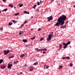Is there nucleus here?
Returning <instances> with one entry per match:
<instances>
[{"label": "nucleus", "instance_id": "obj_1", "mask_svg": "<svg viewBox=\"0 0 75 75\" xmlns=\"http://www.w3.org/2000/svg\"><path fill=\"white\" fill-rule=\"evenodd\" d=\"M67 20V17L66 16L63 15L61 16L57 20V22L55 25V26H61L62 25H64L65 22L64 21Z\"/></svg>", "mask_w": 75, "mask_h": 75}, {"label": "nucleus", "instance_id": "obj_2", "mask_svg": "<svg viewBox=\"0 0 75 75\" xmlns=\"http://www.w3.org/2000/svg\"><path fill=\"white\" fill-rule=\"evenodd\" d=\"M10 50H7V51L6 50H5L4 53L5 55H6V54H8L9 52H10Z\"/></svg>", "mask_w": 75, "mask_h": 75}, {"label": "nucleus", "instance_id": "obj_3", "mask_svg": "<svg viewBox=\"0 0 75 75\" xmlns=\"http://www.w3.org/2000/svg\"><path fill=\"white\" fill-rule=\"evenodd\" d=\"M47 19L48 20V21H50L51 20H52L53 19V18H52V16H50V17L47 18Z\"/></svg>", "mask_w": 75, "mask_h": 75}, {"label": "nucleus", "instance_id": "obj_4", "mask_svg": "<svg viewBox=\"0 0 75 75\" xmlns=\"http://www.w3.org/2000/svg\"><path fill=\"white\" fill-rule=\"evenodd\" d=\"M11 67H12V64H8V68L9 69H11Z\"/></svg>", "mask_w": 75, "mask_h": 75}, {"label": "nucleus", "instance_id": "obj_5", "mask_svg": "<svg viewBox=\"0 0 75 75\" xmlns=\"http://www.w3.org/2000/svg\"><path fill=\"white\" fill-rule=\"evenodd\" d=\"M67 27V26L66 25H62L60 27V28H65Z\"/></svg>", "mask_w": 75, "mask_h": 75}, {"label": "nucleus", "instance_id": "obj_6", "mask_svg": "<svg viewBox=\"0 0 75 75\" xmlns=\"http://www.w3.org/2000/svg\"><path fill=\"white\" fill-rule=\"evenodd\" d=\"M34 68V67H30V69H29V71H32L33 69Z\"/></svg>", "mask_w": 75, "mask_h": 75}, {"label": "nucleus", "instance_id": "obj_7", "mask_svg": "<svg viewBox=\"0 0 75 75\" xmlns=\"http://www.w3.org/2000/svg\"><path fill=\"white\" fill-rule=\"evenodd\" d=\"M5 68H6V66H2L1 67V68L2 69H4Z\"/></svg>", "mask_w": 75, "mask_h": 75}, {"label": "nucleus", "instance_id": "obj_8", "mask_svg": "<svg viewBox=\"0 0 75 75\" xmlns=\"http://www.w3.org/2000/svg\"><path fill=\"white\" fill-rule=\"evenodd\" d=\"M71 44V42L69 41L66 44V45L67 46L68 45H69V44Z\"/></svg>", "mask_w": 75, "mask_h": 75}, {"label": "nucleus", "instance_id": "obj_9", "mask_svg": "<svg viewBox=\"0 0 75 75\" xmlns=\"http://www.w3.org/2000/svg\"><path fill=\"white\" fill-rule=\"evenodd\" d=\"M22 41H23L24 42H27V40H23Z\"/></svg>", "mask_w": 75, "mask_h": 75}, {"label": "nucleus", "instance_id": "obj_10", "mask_svg": "<svg viewBox=\"0 0 75 75\" xmlns=\"http://www.w3.org/2000/svg\"><path fill=\"white\" fill-rule=\"evenodd\" d=\"M9 7H11V8H13V5H12V4H10L9 5Z\"/></svg>", "mask_w": 75, "mask_h": 75}, {"label": "nucleus", "instance_id": "obj_11", "mask_svg": "<svg viewBox=\"0 0 75 75\" xmlns=\"http://www.w3.org/2000/svg\"><path fill=\"white\" fill-rule=\"evenodd\" d=\"M38 62H36L33 64V65H38Z\"/></svg>", "mask_w": 75, "mask_h": 75}, {"label": "nucleus", "instance_id": "obj_12", "mask_svg": "<svg viewBox=\"0 0 75 75\" xmlns=\"http://www.w3.org/2000/svg\"><path fill=\"white\" fill-rule=\"evenodd\" d=\"M51 40V38H47V41H50V40Z\"/></svg>", "mask_w": 75, "mask_h": 75}, {"label": "nucleus", "instance_id": "obj_13", "mask_svg": "<svg viewBox=\"0 0 75 75\" xmlns=\"http://www.w3.org/2000/svg\"><path fill=\"white\" fill-rule=\"evenodd\" d=\"M42 51H47V49H41Z\"/></svg>", "mask_w": 75, "mask_h": 75}, {"label": "nucleus", "instance_id": "obj_14", "mask_svg": "<svg viewBox=\"0 0 75 75\" xmlns=\"http://www.w3.org/2000/svg\"><path fill=\"white\" fill-rule=\"evenodd\" d=\"M66 58L67 59H70V58L69 57H66Z\"/></svg>", "mask_w": 75, "mask_h": 75}, {"label": "nucleus", "instance_id": "obj_15", "mask_svg": "<svg viewBox=\"0 0 75 75\" xmlns=\"http://www.w3.org/2000/svg\"><path fill=\"white\" fill-rule=\"evenodd\" d=\"M22 33H23V32L20 31L19 33H18L19 35H21Z\"/></svg>", "mask_w": 75, "mask_h": 75}, {"label": "nucleus", "instance_id": "obj_16", "mask_svg": "<svg viewBox=\"0 0 75 75\" xmlns=\"http://www.w3.org/2000/svg\"><path fill=\"white\" fill-rule=\"evenodd\" d=\"M62 68V66L61 65L60 66L59 68V69H61Z\"/></svg>", "mask_w": 75, "mask_h": 75}, {"label": "nucleus", "instance_id": "obj_17", "mask_svg": "<svg viewBox=\"0 0 75 75\" xmlns=\"http://www.w3.org/2000/svg\"><path fill=\"white\" fill-rule=\"evenodd\" d=\"M12 22H13L14 23H17V21L14 20L12 21Z\"/></svg>", "mask_w": 75, "mask_h": 75}, {"label": "nucleus", "instance_id": "obj_18", "mask_svg": "<svg viewBox=\"0 0 75 75\" xmlns=\"http://www.w3.org/2000/svg\"><path fill=\"white\" fill-rule=\"evenodd\" d=\"M24 56V54H22L21 55L20 57L21 58H23Z\"/></svg>", "mask_w": 75, "mask_h": 75}, {"label": "nucleus", "instance_id": "obj_19", "mask_svg": "<svg viewBox=\"0 0 75 75\" xmlns=\"http://www.w3.org/2000/svg\"><path fill=\"white\" fill-rule=\"evenodd\" d=\"M3 60L2 59L0 60V64H1V63H2L3 62Z\"/></svg>", "mask_w": 75, "mask_h": 75}, {"label": "nucleus", "instance_id": "obj_20", "mask_svg": "<svg viewBox=\"0 0 75 75\" xmlns=\"http://www.w3.org/2000/svg\"><path fill=\"white\" fill-rule=\"evenodd\" d=\"M37 6V5H34V7H33V8H34V9H35V7H36Z\"/></svg>", "mask_w": 75, "mask_h": 75}, {"label": "nucleus", "instance_id": "obj_21", "mask_svg": "<svg viewBox=\"0 0 75 75\" xmlns=\"http://www.w3.org/2000/svg\"><path fill=\"white\" fill-rule=\"evenodd\" d=\"M42 51L41 49H38V50H37V51L38 52L39 51Z\"/></svg>", "mask_w": 75, "mask_h": 75}, {"label": "nucleus", "instance_id": "obj_22", "mask_svg": "<svg viewBox=\"0 0 75 75\" xmlns=\"http://www.w3.org/2000/svg\"><path fill=\"white\" fill-rule=\"evenodd\" d=\"M35 36H34L33 38H31V40H33L34 39H35Z\"/></svg>", "mask_w": 75, "mask_h": 75}, {"label": "nucleus", "instance_id": "obj_23", "mask_svg": "<svg viewBox=\"0 0 75 75\" xmlns=\"http://www.w3.org/2000/svg\"><path fill=\"white\" fill-rule=\"evenodd\" d=\"M14 57V56H12L10 57H9V59H10V58H12Z\"/></svg>", "mask_w": 75, "mask_h": 75}, {"label": "nucleus", "instance_id": "obj_24", "mask_svg": "<svg viewBox=\"0 0 75 75\" xmlns=\"http://www.w3.org/2000/svg\"><path fill=\"white\" fill-rule=\"evenodd\" d=\"M67 45H66L65 46H64L63 47V48H64L65 49V48H67Z\"/></svg>", "mask_w": 75, "mask_h": 75}, {"label": "nucleus", "instance_id": "obj_25", "mask_svg": "<svg viewBox=\"0 0 75 75\" xmlns=\"http://www.w3.org/2000/svg\"><path fill=\"white\" fill-rule=\"evenodd\" d=\"M48 37H49L48 38H51L52 37V36H51V35H50L49 36H48Z\"/></svg>", "mask_w": 75, "mask_h": 75}, {"label": "nucleus", "instance_id": "obj_26", "mask_svg": "<svg viewBox=\"0 0 75 75\" xmlns=\"http://www.w3.org/2000/svg\"><path fill=\"white\" fill-rule=\"evenodd\" d=\"M63 45L64 46H65V45H67V44H66V43H64L63 44Z\"/></svg>", "mask_w": 75, "mask_h": 75}, {"label": "nucleus", "instance_id": "obj_27", "mask_svg": "<svg viewBox=\"0 0 75 75\" xmlns=\"http://www.w3.org/2000/svg\"><path fill=\"white\" fill-rule=\"evenodd\" d=\"M72 63H70V64H69V66H70V67H72Z\"/></svg>", "mask_w": 75, "mask_h": 75}, {"label": "nucleus", "instance_id": "obj_28", "mask_svg": "<svg viewBox=\"0 0 75 75\" xmlns=\"http://www.w3.org/2000/svg\"><path fill=\"white\" fill-rule=\"evenodd\" d=\"M43 40L44 38H42L41 39H40V41H42V40Z\"/></svg>", "mask_w": 75, "mask_h": 75}, {"label": "nucleus", "instance_id": "obj_29", "mask_svg": "<svg viewBox=\"0 0 75 75\" xmlns=\"http://www.w3.org/2000/svg\"><path fill=\"white\" fill-rule=\"evenodd\" d=\"M35 11H36V12H38V11H39V9H37Z\"/></svg>", "mask_w": 75, "mask_h": 75}, {"label": "nucleus", "instance_id": "obj_30", "mask_svg": "<svg viewBox=\"0 0 75 75\" xmlns=\"http://www.w3.org/2000/svg\"><path fill=\"white\" fill-rule=\"evenodd\" d=\"M61 47H62V45H60L59 46V49L60 50L61 49Z\"/></svg>", "mask_w": 75, "mask_h": 75}, {"label": "nucleus", "instance_id": "obj_31", "mask_svg": "<svg viewBox=\"0 0 75 75\" xmlns=\"http://www.w3.org/2000/svg\"><path fill=\"white\" fill-rule=\"evenodd\" d=\"M22 6H23V4H20L19 5V7H22Z\"/></svg>", "mask_w": 75, "mask_h": 75}, {"label": "nucleus", "instance_id": "obj_32", "mask_svg": "<svg viewBox=\"0 0 75 75\" xmlns=\"http://www.w3.org/2000/svg\"><path fill=\"white\" fill-rule=\"evenodd\" d=\"M66 59V57H63L62 58V59Z\"/></svg>", "mask_w": 75, "mask_h": 75}, {"label": "nucleus", "instance_id": "obj_33", "mask_svg": "<svg viewBox=\"0 0 75 75\" xmlns=\"http://www.w3.org/2000/svg\"><path fill=\"white\" fill-rule=\"evenodd\" d=\"M18 14H19V13H16L15 14V16H17V15H18Z\"/></svg>", "mask_w": 75, "mask_h": 75}, {"label": "nucleus", "instance_id": "obj_34", "mask_svg": "<svg viewBox=\"0 0 75 75\" xmlns=\"http://www.w3.org/2000/svg\"><path fill=\"white\" fill-rule=\"evenodd\" d=\"M7 8L5 9H4V11H7Z\"/></svg>", "mask_w": 75, "mask_h": 75}, {"label": "nucleus", "instance_id": "obj_35", "mask_svg": "<svg viewBox=\"0 0 75 75\" xmlns=\"http://www.w3.org/2000/svg\"><path fill=\"white\" fill-rule=\"evenodd\" d=\"M27 23V21H25L24 23V24H26V23Z\"/></svg>", "mask_w": 75, "mask_h": 75}, {"label": "nucleus", "instance_id": "obj_36", "mask_svg": "<svg viewBox=\"0 0 75 75\" xmlns=\"http://www.w3.org/2000/svg\"><path fill=\"white\" fill-rule=\"evenodd\" d=\"M24 13L25 14V13H26L27 14V11H24Z\"/></svg>", "mask_w": 75, "mask_h": 75}, {"label": "nucleus", "instance_id": "obj_37", "mask_svg": "<svg viewBox=\"0 0 75 75\" xmlns=\"http://www.w3.org/2000/svg\"><path fill=\"white\" fill-rule=\"evenodd\" d=\"M37 4L38 6H39L40 5V3H39V2H38Z\"/></svg>", "mask_w": 75, "mask_h": 75}, {"label": "nucleus", "instance_id": "obj_38", "mask_svg": "<svg viewBox=\"0 0 75 75\" xmlns=\"http://www.w3.org/2000/svg\"><path fill=\"white\" fill-rule=\"evenodd\" d=\"M9 25H11V23H9L8 24Z\"/></svg>", "mask_w": 75, "mask_h": 75}, {"label": "nucleus", "instance_id": "obj_39", "mask_svg": "<svg viewBox=\"0 0 75 75\" xmlns=\"http://www.w3.org/2000/svg\"><path fill=\"white\" fill-rule=\"evenodd\" d=\"M41 28H39L38 29V31H40V30H41Z\"/></svg>", "mask_w": 75, "mask_h": 75}, {"label": "nucleus", "instance_id": "obj_40", "mask_svg": "<svg viewBox=\"0 0 75 75\" xmlns=\"http://www.w3.org/2000/svg\"><path fill=\"white\" fill-rule=\"evenodd\" d=\"M1 30V31H3V29L2 28H1L0 29Z\"/></svg>", "mask_w": 75, "mask_h": 75}, {"label": "nucleus", "instance_id": "obj_41", "mask_svg": "<svg viewBox=\"0 0 75 75\" xmlns=\"http://www.w3.org/2000/svg\"><path fill=\"white\" fill-rule=\"evenodd\" d=\"M6 0H3V1L4 2H6Z\"/></svg>", "mask_w": 75, "mask_h": 75}, {"label": "nucleus", "instance_id": "obj_42", "mask_svg": "<svg viewBox=\"0 0 75 75\" xmlns=\"http://www.w3.org/2000/svg\"><path fill=\"white\" fill-rule=\"evenodd\" d=\"M48 67H49V66H48V65H47V67H46V69H47V68H48Z\"/></svg>", "mask_w": 75, "mask_h": 75}, {"label": "nucleus", "instance_id": "obj_43", "mask_svg": "<svg viewBox=\"0 0 75 75\" xmlns=\"http://www.w3.org/2000/svg\"><path fill=\"white\" fill-rule=\"evenodd\" d=\"M40 3H42V1L41 0H40Z\"/></svg>", "mask_w": 75, "mask_h": 75}, {"label": "nucleus", "instance_id": "obj_44", "mask_svg": "<svg viewBox=\"0 0 75 75\" xmlns=\"http://www.w3.org/2000/svg\"><path fill=\"white\" fill-rule=\"evenodd\" d=\"M51 35H52V36H53V35H53V32L52 33Z\"/></svg>", "mask_w": 75, "mask_h": 75}, {"label": "nucleus", "instance_id": "obj_45", "mask_svg": "<svg viewBox=\"0 0 75 75\" xmlns=\"http://www.w3.org/2000/svg\"><path fill=\"white\" fill-rule=\"evenodd\" d=\"M22 27H24V24H22Z\"/></svg>", "mask_w": 75, "mask_h": 75}, {"label": "nucleus", "instance_id": "obj_46", "mask_svg": "<svg viewBox=\"0 0 75 75\" xmlns=\"http://www.w3.org/2000/svg\"><path fill=\"white\" fill-rule=\"evenodd\" d=\"M43 54H45V52H43Z\"/></svg>", "mask_w": 75, "mask_h": 75}, {"label": "nucleus", "instance_id": "obj_47", "mask_svg": "<svg viewBox=\"0 0 75 75\" xmlns=\"http://www.w3.org/2000/svg\"><path fill=\"white\" fill-rule=\"evenodd\" d=\"M14 63L15 64H17V62H14Z\"/></svg>", "mask_w": 75, "mask_h": 75}, {"label": "nucleus", "instance_id": "obj_48", "mask_svg": "<svg viewBox=\"0 0 75 75\" xmlns=\"http://www.w3.org/2000/svg\"><path fill=\"white\" fill-rule=\"evenodd\" d=\"M30 13L29 12H27L26 13V14H29Z\"/></svg>", "mask_w": 75, "mask_h": 75}, {"label": "nucleus", "instance_id": "obj_49", "mask_svg": "<svg viewBox=\"0 0 75 75\" xmlns=\"http://www.w3.org/2000/svg\"><path fill=\"white\" fill-rule=\"evenodd\" d=\"M33 18V16H31V17L30 18Z\"/></svg>", "mask_w": 75, "mask_h": 75}, {"label": "nucleus", "instance_id": "obj_50", "mask_svg": "<svg viewBox=\"0 0 75 75\" xmlns=\"http://www.w3.org/2000/svg\"><path fill=\"white\" fill-rule=\"evenodd\" d=\"M38 48H36L35 50H38Z\"/></svg>", "mask_w": 75, "mask_h": 75}, {"label": "nucleus", "instance_id": "obj_51", "mask_svg": "<svg viewBox=\"0 0 75 75\" xmlns=\"http://www.w3.org/2000/svg\"><path fill=\"white\" fill-rule=\"evenodd\" d=\"M54 1V0H52V1H51V2H52V1Z\"/></svg>", "mask_w": 75, "mask_h": 75}, {"label": "nucleus", "instance_id": "obj_52", "mask_svg": "<svg viewBox=\"0 0 75 75\" xmlns=\"http://www.w3.org/2000/svg\"><path fill=\"white\" fill-rule=\"evenodd\" d=\"M20 74H23V73L22 72H21V73H20Z\"/></svg>", "mask_w": 75, "mask_h": 75}, {"label": "nucleus", "instance_id": "obj_53", "mask_svg": "<svg viewBox=\"0 0 75 75\" xmlns=\"http://www.w3.org/2000/svg\"><path fill=\"white\" fill-rule=\"evenodd\" d=\"M44 67H46V64L44 65Z\"/></svg>", "mask_w": 75, "mask_h": 75}, {"label": "nucleus", "instance_id": "obj_54", "mask_svg": "<svg viewBox=\"0 0 75 75\" xmlns=\"http://www.w3.org/2000/svg\"><path fill=\"white\" fill-rule=\"evenodd\" d=\"M28 45H26V47H28Z\"/></svg>", "mask_w": 75, "mask_h": 75}, {"label": "nucleus", "instance_id": "obj_55", "mask_svg": "<svg viewBox=\"0 0 75 75\" xmlns=\"http://www.w3.org/2000/svg\"><path fill=\"white\" fill-rule=\"evenodd\" d=\"M17 62H18V61H16Z\"/></svg>", "mask_w": 75, "mask_h": 75}, {"label": "nucleus", "instance_id": "obj_56", "mask_svg": "<svg viewBox=\"0 0 75 75\" xmlns=\"http://www.w3.org/2000/svg\"><path fill=\"white\" fill-rule=\"evenodd\" d=\"M68 23V22L67 21L66 22V24H67V23Z\"/></svg>", "mask_w": 75, "mask_h": 75}, {"label": "nucleus", "instance_id": "obj_57", "mask_svg": "<svg viewBox=\"0 0 75 75\" xmlns=\"http://www.w3.org/2000/svg\"><path fill=\"white\" fill-rule=\"evenodd\" d=\"M14 8H16V6H14Z\"/></svg>", "mask_w": 75, "mask_h": 75}, {"label": "nucleus", "instance_id": "obj_58", "mask_svg": "<svg viewBox=\"0 0 75 75\" xmlns=\"http://www.w3.org/2000/svg\"><path fill=\"white\" fill-rule=\"evenodd\" d=\"M31 30H33V29H31Z\"/></svg>", "mask_w": 75, "mask_h": 75}, {"label": "nucleus", "instance_id": "obj_59", "mask_svg": "<svg viewBox=\"0 0 75 75\" xmlns=\"http://www.w3.org/2000/svg\"><path fill=\"white\" fill-rule=\"evenodd\" d=\"M4 11V10L2 11Z\"/></svg>", "mask_w": 75, "mask_h": 75}, {"label": "nucleus", "instance_id": "obj_60", "mask_svg": "<svg viewBox=\"0 0 75 75\" xmlns=\"http://www.w3.org/2000/svg\"><path fill=\"white\" fill-rule=\"evenodd\" d=\"M1 54V53H0V54Z\"/></svg>", "mask_w": 75, "mask_h": 75}, {"label": "nucleus", "instance_id": "obj_61", "mask_svg": "<svg viewBox=\"0 0 75 75\" xmlns=\"http://www.w3.org/2000/svg\"><path fill=\"white\" fill-rule=\"evenodd\" d=\"M3 14H4V13H3Z\"/></svg>", "mask_w": 75, "mask_h": 75}, {"label": "nucleus", "instance_id": "obj_62", "mask_svg": "<svg viewBox=\"0 0 75 75\" xmlns=\"http://www.w3.org/2000/svg\"><path fill=\"white\" fill-rule=\"evenodd\" d=\"M25 67H26V66H25Z\"/></svg>", "mask_w": 75, "mask_h": 75}, {"label": "nucleus", "instance_id": "obj_63", "mask_svg": "<svg viewBox=\"0 0 75 75\" xmlns=\"http://www.w3.org/2000/svg\"><path fill=\"white\" fill-rule=\"evenodd\" d=\"M0 13H1V11H0Z\"/></svg>", "mask_w": 75, "mask_h": 75}]
</instances>
